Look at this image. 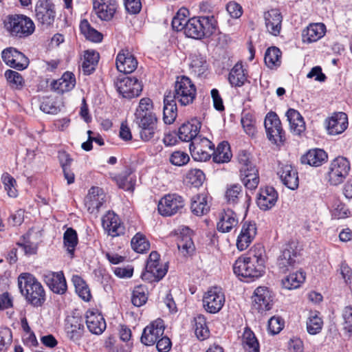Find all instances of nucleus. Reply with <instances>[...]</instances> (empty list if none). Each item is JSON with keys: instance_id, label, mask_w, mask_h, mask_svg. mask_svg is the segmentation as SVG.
I'll list each match as a JSON object with an SVG mask.
<instances>
[{"instance_id": "obj_1", "label": "nucleus", "mask_w": 352, "mask_h": 352, "mask_svg": "<svg viewBox=\"0 0 352 352\" xmlns=\"http://www.w3.org/2000/svg\"><path fill=\"white\" fill-rule=\"evenodd\" d=\"M18 287L28 303L33 307H41L46 300L42 284L30 273H21L18 276Z\"/></svg>"}, {"instance_id": "obj_2", "label": "nucleus", "mask_w": 352, "mask_h": 352, "mask_svg": "<svg viewBox=\"0 0 352 352\" xmlns=\"http://www.w3.org/2000/svg\"><path fill=\"white\" fill-rule=\"evenodd\" d=\"M3 28L8 36L17 39L25 38L35 31L33 21L22 14H11L5 16Z\"/></svg>"}, {"instance_id": "obj_3", "label": "nucleus", "mask_w": 352, "mask_h": 352, "mask_svg": "<svg viewBox=\"0 0 352 352\" xmlns=\"http://www.w3.org/2000/svg\"><path fill=\"white\" fill-rule=\"evenodd\" d=\"M238 161L242 182L248 190L245 191L246 198H251L250 193L255 190L259 182L258 171L250 158V155L246 151H241L238 154Z\"/></svg>"}, {"instance_id": "obj_4", "label": "nucleus", "mask_w": 352, "mask_h": 352, "mask_svg": "<svg viewBox=\"0 0 352 352\" xmlns=\"http://www.w3.org/2000/svg\"><path fill=\"white\" fill-rule=\"evenodd\" d=\"M216 28L217 21L212 15L192 17L188 20L184 32L189 38L201 39L211 36Z\"/></svg>"}, {"instance_id": "obj_5", "label": "nucleus", "mask_w": 352, "mask_h": 352, "mask_svg": "<svg viewBox=\"0 0 352 352\" xmlns=\"http://www.w3.org/2000/svg\"><path fill=\"white\" fill-rule=\"evenodd\" d=\"M301 248L296 241H289L277 258L276 265L281 273L294 270L300 262Z\"/></svg>"}, {"instance_id": "obj_6", "label": "nucleus", "mask_w": 352, "mask_h": 352, "mask_svg": "<svg viewBox=\"0 0 352 352\" xmlns=\"http://www.w3.org/2000/svg\"><path fill=\"white\" fill-rule=\"evenodd\" d=\"M197 96V88L187 76H178L172 94L173 99L181 106H188L193 103Z\"/></svg>"}, {"instance_id": "obj_7", "label": "nucleus", "mask_w": 352, "mask_h": 352, "mask_svg": "<svg viewBox=\"0 0 352 352\" xmlns=\"http://www.w3.org/2000/svg\"><path fill=\"white\" fill-rule=\"evenodd\" d=\"M265 270V265L256 264L253 261L248 259V257L241 256L238 258L233 265L234 273L243 280L251 282L261 277Z\"/></svg>"}, {"instance_id": "obj_8", "label": "nucleus", "mask_w": 352, "mask_h": 352, "mask_svg": "<svg viewBox=\"0 0 352 352\" xmlns=\"http://www.w3.org/2000/svg\"><path fill=\"white\" fill-rule=\"evenodd\" d=\"M351 169L349 160L342 156L333 160L328 171V181L331 185L338 186L342 184L348 176Z\"/></svg>"}, {"instance_id": "obj_9", "label": "nucleus", "mask_w": 352, "mask_h": 352, "mask_svg": "<svg viewBox=\"0 0 352 352\" xmlns=\"http://www.w3.org/2000/svg\"><path fill=\"white\" fill-rule=\"evenodd\" d=\"M214 144L208 138L199 135L190 144V151L192 158L199 162H205L212 157Z\"/></svg>"}, {"instance_id": "obj_10", "label": "nucleus", "mask_w": 352, "mask_h": 352, "mask_svg": "<svg viewBox=\"0 0 352 352\" xmlns=\"http://www.w3.org/2000/svg\"><path fill=\"white\" fill-rule=\"evenodd\" d=\"M115 86L120 95L128 99L138 97L142 91V85L136 78L119 77Z\"/></svg>"}, {"instance_id": "obj_11", "label": "nucleus", "mask_w": 352, "mask_h": 352, "mask_svg": "<svg viewBox=\"0 0 352 352\" xmlns=\"http://www.w3.org/2000/svg\"><path fill=\"white\" fill-rule=\"evenodd\" d=\"M139 128L140 139L144 142L153 140L158 133L157 118L156 115H148L135 118Z\"/></svg>"}, {"instance_id": "obj_12", "label": "nucleus", "mask_w": 352, "mask_h": 352, "mask_svg": "<svg viewBox=\"0 0 352 352\" xmlns=\"http://www.w3.org/2000/svg\"><path fill=\"white\" fill-rule=\"evenodd\" d=\"M225 303V296L219 287H210L205 293L203 298L204 307L210 314L218 313Z\"/></svg>"}, {"instance_id": "obj_13", "label": "nucleus", "mask_w": 352, "mask_h": 352, "mask_svg": "<svg viewBox=\"0 0 352 352\" xmlns=\"http://www.w3.org/2000/svg\"><path fill=\"white\" fill-rule=\"evenodd\" d=\"M35 16L42 25H52L56 16L54 4L51 0H38L35 6Z\"/></svg>"}, {"instance_id": "obj_14", "label": "nucleus", "mask_w": 352, "mask_h": 352, "mask_svg": "<svg viewBox=\"0 0 352 352\" xmlns=\"http://www.w3.org/2000/svg\"><path fill=\"white\" fill-rule=\"evenodd\" d=\"M3 62L9 67L17 70H23L29 64L28 58L14 47H7L1 52Z\"/></svg>"}, {"instance_id": "obj_15", "label": "nucleus", "mask_w": 352, "mask_h": 352, "mask_svg": "<svg viewBox=\"0 0 352 352\" xmlns=\"http://www.w3.org/2000/svg\"><path fill=\"white\" fill-rule=\"evenodd\" d=\"M102 225L108 234L112 237L124 234L125 226L118 214L113 211H108L102 218Z\"/></svg>"}, {"instance_id": "obj_16", "label": "nucleus", "mask_w": 352, "mask_h": 352, "mask_svg": "<svg viewBox=\"0 0 352 352\" xmlns=\"http://www.w3.org/2000/svg\"><path fill=\"white\" fill-rule=\"evenodd\" d=\"M165 327L163 320L158 318L146 326L141 336V342L146 346L153 345L163 336Z\"/></svg>"}, {"instance_id": "obj_17", "label": "nucleus", "mask_w": 352, "mask_h": 352, "mask_svg": "<svg viewBox=\"0 0 352 352\" xmlns=\"http://www.w3.org/2000/svg\"><path fill=\"white\" fill-rule=\"evenodd\" d=\"M43 280L54 294L63 295L67 290V282L63 271L47 272L43 275Z\"/></svg>"}, {"instance_id": "obj_18", "label": "nucleus", "mask_w": 352, "mask_h": 352, "mask_svg": "<svg viewBox=\"0 0 352 352\" xmlns=\"http://www.w3.org/2000/svg\"><path fill=\"white\" fill-rule=\"evenodd\" d=\"M257 234L256 224L254 221H245L242 223L241 232L236 240V247L240 251L248 248Z\"/></svg>"}, {"instance_id": "obj_19", "label": "nucleus", "mask_w": 352, "mask_h": 352, "mask_svg": "<svg viewBox=\"0 0 352 352\" xmlns=\"http://www.w3.org/2000/svg\"><path fill=\"white\" fill-rule=\"evenodd\" d=\"M283 184L291 190L298 187L299 179L296 168L291 164L280 163L277 172Z\"/></svg>"}, {"instance_id": "obj_20", "label": "nucleus", "mask_w": 352, "mask_h": 352, "mask_svg": "<svg viewBox=\"0 0 352 352\" xmlns=\"http://www.w3.org/2000/svg\"><path fill=\"white\" fill-rule=\"evenodd\" d=\"M272 302L270 292L267 288L259 287L254 292L252 308L254 311L262 313L271 309Z\"/></svg>"}, {"instance_id": "obj_21", "label": "nucleus", "mask_w": 352, "mask_h": 352, "mask_svg": "<svg viewBox=\"0 0 352 352\" xmlns=\"http://www.w3.org/2000/svg\"><path fill=\"white\" fill-rule=\"evenodd\" d=\"M85 327L81 318L69 316L66 319L65 332L67 337L72 342L80 344L83 336Z\"/></svg>"}, {"instance_id": "obj_22", "label": "nucleus", "mask_w": 352, "mask_h": 352, "mask_svg": "<svg viewBox=\"0 0 352 352\" xmlns=\"http://www.w3.org/2000/svg\"><path fill=\"white\" fill-rule=\"evenodd\" d=\"M267 31L273 36L280 34L282 29L283 15L276 8H272L263 14Z\"/></svg>"}, {"instance_id": "obj_23", "label": "nucleus", "mask_w": 352, "mask_h": 352, "mask_svg": "<svg viewBox=\"0 0 352 352\" xmlns=\"http://www.w3.org/2000/svg\"><path fill=\"white\" fill-rule=\"evenodd\" d=\"M85 318L87 327L91 333L100 335L105 330L106 322L98 309L87 310Z\"/></svg>"}, {"instance_id": "obj_24", "label": "nucleus", "mask_w": 352, "mask_h": 352, "mask_svg": "<svg viewBox=\"0 0 352 352\" xmlns=\"http://www.w3.org/2000/svg\"><path fill=\"white\" fill-rule=\"evenodd\" d=\"M145 270L142 274V278L151 283L160 280L168 271L166 265H160V261H153L151 259H148Z\"/></svg>"}, {"instance_id": "obj_25", "label": "nucleus", "mask_w": 352, "mask_h": 352, "mask_svg": "<svg viewBox=\"0 0 352 352\" xmlns=\"http://www.w3.org/2000/svg\"><path fill=\"white\" fill-rule=\"evenodd\" d=\"M116 0H94V9L98 16L103 21L111 20L116 10Z\"/></svg>"}, {"instance_id": "obj_26", "label": "nucleus", "mask_w": 352, "mask_h": 352, "mask_svg": "<svg viewBox=\"0 0 352 352\" xmlns=\"http://www.w3.org/2000/svg\"><path fill=\"white\" fill-rule=\"evenodd\" d=\"M116 67L120 72L132 73L138 67V61L128 50H121L117 55Z\"/></svg>"}, {"instance_id": "obj_27", "label": "nucleus", "mask_w": 352, "mask_h": 352, "mask_svg": "<svg viewBox=\"0 0 352 352\" xmlns=\"http://www.w3.org/2000/svg\"><path fill=\"white\" fill-rule=\"evenodd\" d=\"M327 129L329 134H340L347 128V115L344 112L335 113L327 120Z\"/></svg>"}, {"instance_id": "obj_28", "label": "nucleus", "mask_w": 352, "mask_h": 352, "mask_svg": "<svg viewBox=\"0 0 352 352\" xmlns=\"http://www.w3.org/2000/svg\"><path fill=\"white\" fill-rule=\"evenodd\" d=\"M201 123L197 120H192L181 125L178 129L177 135L182 142H190V143L198 137Z\"/></svg>"}, {"instance_id": "obj_29", "label": "nucleus", "mask_w": 352, "mask_h": 352, "mask_svg": "<svg viewBox=\"0 0 352 352\" xmlns=\"http://www.w3.org/2000/svg\"><path fill=\"white\" fill-rule=\"evenodd\" d=\"M327 159V153L323 149L314 148L309 150L303 155L300 160L302 164L318 167L325 163Z\"/></svg>"}, {"instance_id": "obj_30", "label": "nucleus", "mask_w": 352, "mask_h": 352, "mask_svg": "<svg viewBox=\"0 0 352 352\" xmlns=\"http://www.w3.org/2000/svg\"><path fill=\"white\" fill-rule=\"evenodd\" d=\"M238 224L236 213L230 208H224L217 223V230L221 232H229Z\"/></svg>"}, {"instance_id": "obj_31", "label": "nucleus", "mask_w": 352, "mask_h": 352, "mask_svg": "<svg viewBox=\"0 0 352 352\" xmlns=\"http://www.w3.org/2000/svg\"><path fill=\"white\" fill-rule=\"evenodd\" d=\"M76 85V78L73 73L65 72L60 78L53 80L51 83L52 89L58 93L63 94L74 89Z\"/></svg>"}, {"instance_id": "obj_32", "label": "nucleus", "mask_w": 352, "mask_h": 352, "mask_svg": "<svg viewBox=\"0 0 352 352\" xmlns=\"http://www.w3.org/2000/svg\"><path fill=\"white\" fill-rule=\"evenodd\" d=\"M177 116V101L173 99L172 93L169 91L164 95L163 120L167 124H172Z\"/></svg>"}, {"instance_id": "obj_33", "label": "nucleus", "mask_w": 352, "mask_h": 352, "mask_svg": "<svg viewBox=\"0 0 352 352\" xmlns=\"http://www.w3.org/2000/svg\"><path fill=\"white\" fill-rule=\"evenodd\" d=\"M183 206V199H160L157 210L161 215L170 217L177 213Z\"/></svg>"}, {"instance_id": "obj_34", "label": "nucleus", "mask_w": 352, "mask_h": 352, "mask_svg": "<svg viewBox=\"0 0 352 352\" xmlns=\"http://www.w3.org/2000/svg\"><path fill=\"white\" fill-rule=\"evenodd\" d=\"M291 131L300 135L305 130V122L300 113L294 109H289L285 113Z\"/></svg>"}, {"instance_id": "obj_35", "label": "nucleus", "mask_w": 352, "mask_h": 352, "mask_svg": "<svg viewBox=\"0 0 352 352\" xmlns=\"http://www.w3.org/2000/svg\"><path fill=\"white\" fill-rule=\"evenodd\" d=\"M325 25L323 23H314L302 31V36L304 42H316L322 38L325 33Z\"/></svg>"}, {"instance_id": "obj_36", "label": "nucleus", "mask_w": 352, "mask_h": 352, "mask_svg": "<svg viewBox=\"0 0 352 352\" xmlns=\"http://www.w3.org/2000/svg\"><path fill=\"white\" fill-rule=\"evenodd\" d=\"M213 162L215 163H226L228 162L231 157L232 153L230 145L228 142L223 141L219 143L215 149L212 151Z\"/></svg>"}, {"instance_id": "obj_37", "label": "nucleus", "mask_w": 352, "mask_h": 352, "mask_svg": "<svg viewBox=\"0 0 352 352\" xmlns=\"http://www.w3.org/2000/svg\"><path fill=\"white\" fill-rule=\"evenodd\" d=\"M247 80L242 63H237L229 73L228 80L232 87H241Z\"/></svg>"}, {"instance_id": "obj_38", "label": "nucleus", "mask_w": 352, "mask_h": 352, "mask_svg": "<svg viewBox=\"0 0 352 352\" xmlns=\"http://www.w3.org/2000/svg\"><path fill=\"white\" fill-rule=\"evenodd\" d=\"M98 59V53L94 51H86L84 54V60L81 65L82 73L85 75H90L92 74L96 69Z\"/></svg>"}, {"instance_id": "obj_39", "label": "nucleus", "mask_w": 352, "mask_h": 352, "mask_svg": "<svg viewBox=\"0 0 352 352\" xmlns=\"http://www.w3.org/2000/svg\"><path fill=\"white\" fill-rule=\"evenodd\" d=\"M131 170L128 169L113 177L120 188L126 191H133L135 179L131 176Z\"/></svg>"}, {"instance_id": "obj_40", "label": "nucleus", "mask_w": 352, "mask_h": 352, "mask_svg": "<svg viewBox=\"0 0 352 352\" xmlns=\"http://www.w3.org/2000/svg\"><path fill=\"white\" fill-rule=\"evenodd\" d=\"M320 315V312L317 311H310L309 313L306 325L307 331L310 335H316L322 331L323 320Z\"/></svg>"}, {"instance_id": "obj_41", "label": "nucleus", "mask_w": 352, "mask_h": 352, "mask_svg": "<svg viewBox=\"0 0 352 352\" xmlns=\"http://www.w3.org/2000/svg\"><path fill=\"white\" fill-rule=\"evenodd\" d=\"M63 243L70 257L73 258L76 247L78 243V238L76 231L72 228H67L64 232Z\"/></svg>"}, {"instance_id": "obj_42", "label": "nucleus", "mask_w": 352, "mask_h": 352, "mask_svg": "<svg viewBox=\"0 0 352 352\" xmlns=\"http://www.w3.org/2000/svg\"><path fill=\"white\" fill-rule=\"evenodd\" d=\"M72 280L75 287L76 292L79 297L83 300L89 302L91 298V294L87 284L83 278L78 275H74Z\"/></svg>"}, {"instance_id": "obj_43", "label": "nucleus", "mask_w": 352, "mask_h": 352, "mask_svg": "<svg viewBox=\"0 0 352 352\" xmlns=\"http://www.w3.org/2000/svg\"><path fill=\"white\" fill-rule=\"evenodd\" d=\"M190 68L195 75L200 76L208 69V65L205 57L198 54L190 56Z\"/></svg>"}, {"instance_id": "obj_44", "label": "nucleus", "mask_w": 352, "mask_h": 352, "mask_svg": "<svg viewBox=\"0 0 352 352\" xmlns=\"http://www.w3.org/2000/svg\"><path fill=\"white\" fill-rule=\"evenodd\" d=\"M34 228H30L26 234L21 236L20 241L16 243V245L20 247L27 256L34 255L37 253L38 250L37 244L32 243L30 240V236Z\"/></svg>"}, {"instance_id": "obj_45", "label": "nucleus", "mask_w": 352, "mask_h": 352, "mask_svg": "<svg viewBox=\"0 0 352 352\" xmlns=\"http://www.w3.org/2000/svg\"><path fill=\"white\" fill-rule=\"evenodd\" d=\"M305 280V273L298 271L292 273L282 280L283 287L287 289H294L299 287Z\"/></svg>"}, {"instance_id": "obj_46", "label": "nucleus", "mask_w": 352, "mask_h": 352, "mask_svg": "<svg viewBox=\"0 0 352 352\" xmlns=\"http://www.w3.org/2000/svg\"><path fill=\"white\" fill-rule=\"evenodd\" d=\"M242 344L247 352H260L259 343L253 331L248 328L245 329L243 334Z\"/></svg>"}, {"instance_id": "obj_47", "label": "nucleus", "mask_w": 352, "mask_h": 352, "mask_svg": "<svg viewBox=\"0 0 352 352\" xmlns=\"http://www.w3.org/2000/svg\"><path fill=\"white\" fill-rule=\"evenodd\" d=\"M80 30L85 38L92 42L98 43L102 40V34L93 28L86 19L81 21Z\"/></svg>"}, {"instance_id": "obj_48", "label": "nucleus", "mask_w": 352, "mask_h": 352, "mask_svg": "<svg viewBox=\"0 0 352 352\" xmlns=\"http://www.w3.org/2000/svg\"><path fill=\"white\" fill-rule=\"evenodd\" d=\"M281 52L276 47H269L265 54L264 61L265 65L270 69L280 66Z\"/></svg>"}, {"instance_id": "obj_49", "label": "nucleus", "mask_w": 352, "mask_h": 352, "mask_svg": "<svg viewBox=\"0 0 352 352\" xmlns=\"http://www.w3.org/2000/svg\"><path fill=\"white\" fill-rule=\"evenodd\" d=\"M246 257L252 261H253L254 258V261L256 263L257 265H265L267 256L264 246L261 243L254 245L249 250Z\"/></svg>"}, {"instance_id": "obj_50", "label": "nucleus", "mask_w": 352, "mask_h": 352, "mask_svg": "<svg viewBox=\"0 0 352 352\" xmlns=\"http://www.w3.org/2000/svg\"><path fill=\"white\" fill-rule=\"evenodd\" d=\"M195 333L200 340H204L209 337L210 331L206 324V318L201 315L195 318Z\"/></svg>"}, {"instance_id": "obj_51", "label": "nucleus", "mask_w": 352, "mask_h": 352, "mask_svg": "<svg viewBox=\"0 0 352 352\" xmlns=\"http://www.w3.org/2000/svg\"><path fill=\"white\" fill-rule=\"evenodd\" d=\"M148 299L147 289L142 285L135 287L132 292L131 302L135 307L144 305Z\"/></svg>"}, {"instance_id": "obj_52", "label": "nucleus", "mask_w": 352, "mask_h": 352, "mask_svg": "<svg viewBox=\"0 0 352 352\" xmlns=\"http://www.w3.org/2000/svg\"><path fill=\"white\" fill-rule=\"evenodd\" d=\"M131 245L132 249L138 253H144L150 248V243L145 236L140 232L132 238Z\"/></svg>"}, {"instance_id": "obj_53", "label": "nucleus", "mask_w": 352, "mask_h": 352, "mask_svg": "<svg viewBox=\"0 0 352 352\" xmlns=\"http://www.w3.org/2000/svg\"><path fill=\"white\" fill-rule=\"evenodd\" d=\"M192 212L197 216L206 214L210 208V204L207 199H194L190 205Z\"/></svg>"}, {"instance_id": "obj_54", "label": "nucleus", "mask_w": 352, "mask_h": 352, "mask_svg": "<svg viewBox=\"0 0 352 352\" xmlns=\"http://www.w3.org/2000/svg\"><path fill=\"white\" fill-rule=\"evenodd\" d=\"M153 102L148 98H143L140 100L139 106L135 113V118L148 115H155L153 111Z\"/></svg>"}, {"instance_id": "obj_55", "label": "nucleus", "mask_w": 352, "mask_h": 352, "mask_svg": "<svg viewBox=\"0 0 352 352\" xmlns=\"http://www.w3.org/2000/svg\"><path fill=\"white\" fill-rule=\"evenodd\" d=\"M177 245L183 253L190 254L195 250L193 241L189 234H183L177 237Z\"/></svg>"}, {"instance_id": "obj_56", "label": "nucleus", "mask_w": 352, "mask_h": 352, "mask_svg": "<svg viewBox=\"0 0 352 352\" xmlns=\"http://www.w3.org/2000/svg\"><path fill=\"white\" fill-rule=\"evenodd\" d=\"M264 125L266 133H269L271 136H273L272 135V133L273 132L272 129L277 127L280 128L281 122L278 115L275 112L270 111L265 116Z\"/></svg>"}, {"instance_id": "obj_57", "label": "nucleus", "mask_w": 352, "mask_h": 352, "mask_svg": "<svg viewBox=\"0 0 352 352\" xmlns=\"http://www.w3.org/2000/svg\"><path fill=\"white\" fill-rule=\"evenodd\" d=\"M241 122L246 134L250 136H254L255 135L256 133V122L252 114L248 113L243 115Z\"/></svg>"}, {"instance_id": "obj_58", "label": "nucleus", "mask_w": 352, "mask_h": 352, "mask_svg": "<svg viewBox=\"0 0 352 352\" xmlns=\"http://www.w3.org/2000/svg\"><path fill=\"white\" fill-rule=\"evenodd\" d=\"M186 179L195 187L200 186L205 180V175L200 169H191L186 174Z\"/></svg>"}, {"instance_id": "obj_59", "label": "nucleus", "mask_w": 352, "mask_h": 352, "mask_svg": "<svg viewBox=\"0 0 352 352\" xmlns=\"http://www.w3.org/2000/svg\"><path fill=\"white\" fill-rule=\"evenodd\" d=\"M188 12L186 9H180L177 14L173 17L172 20V27L173 30L176 31L184 30L186 24L188 23L186 14Z\"/></svg>"}, {"instance_id": "obj_60", "label": "nucleus", "mask_w": 352, "mask_h": 352, "mask_svg": "<svg viewBox=\"0 0 352 352\" xmlns=\"http://www.w3.org/2000/svg\"><path fill=\"white\" fill-rule=\"evenodd\" d=\"M349 213V209L340 201V199H335L331 209V215L333 218L338 219L346 218Z\"/></svg>"}, {"instance_id": "obj_61", "label": "nucleus", "mask_w": 352, "mask_h": 352, "mask_svg": "<svg viewBox=\"0 0 352 352\" xmlns=\"http://www.w3.org/2000/svg\"><path fill=\"white\" fill-rule=\"evenodd\" d=\"M40 109L44 113L50 114H56L60 111L59 107L51 97L43 98L40 104Z\"/></svg>"}, {"instance_id": "obj_62", "label": "nucleus", "mask_w": 352, "mask_h": 352, "mask_svg": "<svg viewBox=\"0 0 352 352\" xmlns=\"http://www.w3.org/2000/svg\"><path fill=\"white\" fill-rule=\"evenodd\" d=\"M1 179L4 185V188L7 191V194L10 197H16V189L15 188L16 181L8 173H5L2 175Z\"/></svg>"}, {"instance_id": "obj_63", "label": "nucleus", "mask_w": 352, "mask_h": 352, "mask_svg": "<svg viewBox=\"0 0 352 352\" xmlns=\"http://www.w3.org/2000/svg\"><path fill=\"white\" fill-rule=\"evenodd\" d=\"M190 160V157L186 153L183 151H175L170 157V162L172 164L177 166H182L186 164Z\"/></svg>"}, {"instance_id": "obj_64", "label": "nucleus", "mask_w": 352, "mask_h": 352, "mask_svg": "<svg viewBox=\"0 0 352 352\" xmlns=\"http://www.w3.org/2000/svg\"><path fill=\"white\" fill-rule=\"evenodd\" d=\"M283 327L284 321L280 317L273 316L268 321V330L272 335L278 333Z\"/></svg>"}]
</instances>
